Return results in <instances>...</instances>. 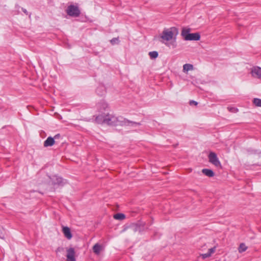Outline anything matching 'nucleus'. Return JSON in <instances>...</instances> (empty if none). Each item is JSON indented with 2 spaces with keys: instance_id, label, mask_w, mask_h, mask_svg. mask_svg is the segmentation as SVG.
Returning a JSON list of instances; mask_svg holds the SVG:
<instances>
[{
  "instance_id": "nucleus-24",
  "label": "nucleus",
  "mask_w": 261,
  "mask_h": 261,
  "mask_svg": "<svg viewBox=\"0 0 261 261\" xmlns=\"http://www.w3.org/2000/svg\"><path fill=\"white\" fill-rule=\"evenodd\" d=\"M193 105H195V106H196V105L198 104V103H197L196 101H194V100H191V101H190V105H193Z\"/></svg>"
},
{
  "instance_id": "nucleus-4",
  "label": "nucleus",
  "mask_w": 261,
  "mask_h": 261,
  "mask_svg": "<svg viewBox=\"0 0 261 261\" xmlns=\"http://www.w3.org/2000/svg\"><path fill=\"white\" fill-rule=\"evenodd\" d=\"M208 158L209 162L215 166L216 167H221V163L219 161L216 153L214 152H210L208 155Z\"/></svg>"
},
{
  "instance_id": "nucleus-17",
  "label": "nucleus",
  "mask_w": 261,
  "mask_h": 261,
  "mask_svg": "<svg viewBox=\"0 0 261 261\" xmlns=\"http://www.w3.org/2000/svg\"><path fill=\"white\" fill-rule=\"evenodd\" d=\"M114 218L116 220H122L125 218V215L121 213H118L114 215Z\"/></svg>"
},
{
  "instance_id": "nucleus-25",
  "label": "nucleus",
  "mask_w": 261,
  "mask_h": 261,
  "mask_svg": "<svg viewBox=\"0 0 261 261\" xmlns=\"http://www.w3.org/2000/svg\"><path fill=\"white\" fill-rule=\"evenodd\" d=\"M64 250V248H62V247H58L57 249V250H56V252H61V251H63Z\"/></svg>"
},
{
  "instance_id": "nucleus-16",
  "label": "nucleus",
  "mask_w": 261,
  "mask_h": 261,
  "mask_svg": "<svg viewBox=\"0 0 261 261\" xmlns=\"http://www.w3.org/2000/svg\"><path fill=\"white\" fill-rule=\"evenodd\" d=\"M247 248V246L244 243H241L238 248V251L240 253H242L245 251Z\"/></svg>"
},
{
  "instance_id": "nucleus-26",
  "label": "nucleus",
  "mask_w": 261,
  "mask_h": 261,
  "mask_svg": "<svg viewBox=\"0 0 261 261\" xmlns=\"http://www.w3.org/2000/svg\"><path fill=\"white\" fill-rule=\"evenodd\" d=\"M22 11H23V12L25 14H27V15H28V12L27 10L25 9H24V8H22Z\"/></svg>"
},
{
  "instance_id": "nucleus-22",
  "label": "nucleus",
  "mask_w": 261,
  "mask_h": 261,
  "mask_svg": "<svg viewBox=\"0 0 261 261\" xmlns=\"http://www.w3.org/2000/svg\"><path fill=\"white\" fill-rule=\"evenodd\" d=\"M215 250H216V247H214L213 248L209 249L208 252L209 253H210L211 255H212V253L215 252Z\"/></svg>"
},
{
  "instance_id": "nucleus-1",
  "label": "nucleus",
  "mask_w": 261,
  "mask_h": 261,
  "mask_svg": "<svg viewBox=\"0 0 261 261\" xmlns=\"http://www.w3.org/2000/svg\"><path fill=\"white\" fill-rule=\"evenodd\" d=\"M101 114L97 116L95 121L99 124H106L110 125H128L136 127L140 125V123L130 121L126 120L122 117H116L109 113L102 112V111H107L109 109L108 105L104 101H101L98 106Z\"/></svg>"
},
{
  "instance_id": "nucleus-9",
  "label": "nucleus",
  "mask_w": 261,
  "mask_h": 261,
  "mask_svg": "<svg viewBox=\"0 0 261 261\" xmlns=\"http://www.w3.org/2000/svg\"><path fill=\"white\" fill-rule=\"evenodd\" d=\"M200 38V35L198 33H190L186 36V40H199Z\"/></svg>"
},
{
  "instance_id": "nucleus-15",
  "label": "nucleus",
  "mask_w": 261,
  "mask_h": 261,
  "mask_svg": "<svg viewBox=\"0 0 261 261\" xmlns=\"http://www.w3.org/2000/svg\"><path fill=\"white\" fill-rule=\"evenodd\" d=\"M193 69V66L192 64H186L183 66V71L184 72H188L189 70Z\"/></svg>"
},
{
  "instance_id": "nucleus-19",
  "label": "nucleus",
  "mask_w": 261,
  "mask_h": 261,
  "mask_svg": "<svg viewBox=\"0 0 261 261\" xmlns=\"http://www.w3.org/2000/svg\"><path fill=\"white\" fill-rule=\"evenodd\" d=\"M149 55L151 59H155L158 56V53L155 51H150L149 53Z\"/></svg>"
},
{
  "instance_id": "nucleus-23",
  "label": "nucleus",
  "mask_w": 261,
  "mask_h": 261,
  "mask_svg": "<svg viewBox=\"0 0 261 261\" xmlns=\"http://www.w3.org/2000/svg\"><path fill=\"white\" fill-rule=\"evenodd\" d=\"M228 110L231 112L235 113L237 112L238 110L234 108H228Z\"/></svg>"
},
{
  "instance_id": "nucleus-14",
  "label": "nucleus",
  "mask_w": 261,
  "mask_h": 261,
  "mask_svg": "<svg viewBox=\"0 0 261 261\" xmlns=\"http://www.w3.org/2000/svg\"><path fill=\"white\" fill-rule=\"evenodd\" d=\"M190 31H191V30L189 28H182L181 35L183 37V38L185 39V40H186V36L190 34Z\"/></svg>"
},
{
  "instance_id": "nucleus-8",
  "label": "nucleus",
  "mask_w": 261,
  "mask_h": 261,
  "mask_svg": "<svg viewBox=\"0 0 261 261\" xmlns=\"http://www.w3.org/2000/svg\"><path fill=\"white\" fill-rule=\"evenodd\" d=\"M251 73L253 77L261 79V68L253 67L251 69Z\"/></svg>"
},
{
  "instance_id": "nucleus-5",
  "label": "nucleus",
  "mask_w": 261,
  "mask_h": 261,
  "mask_svg": "<svg viewBox=\"0 0 261 261\" xmlns=\"http://www.w3.org/2000/svg\"><path fill=\"white\" fill-rule=\"evenodd\" d=\"M66 252L67 261H76L75 258V252L73 248L70 247L67 248Z\"/></svg>"
},
{
  "instance_id": "nucleus-6",
  "label": "nucleus",
  "mask_w": 261,
  "mask_h": 261,
  "mask_svg": "<svg viewBox=\"0 0 261 261\" xmlns=\"http://www.w3.org/2000/svg\"><path fill=\"white\" fill-rule=\"evenodd\" d=\"M50 179L51 181L52 185L54 186L57 185L59 186H62L65 184V182L61 177H58L56 175L50 177Z\"/></svg>"
},
{
  "instance_id": "nucleus-20",
  "label": "nucleus",
  "mask_w": 261,
  "mask_h": 261,
  "mask_svg": "<svg viewBox=\"0 0 261 261\" xmlns=\"http://www.w3.org/2000/svg\"><path fill=\"white\" fill-rule=\"evenodd\" d=\"M119 40L118 38H114L111 40V42L112 44H115L118 43Z\"/></svg>"
},
{
  "instance_id": "nucleus-13",
  "label": "nucleus",
  "mask_w": 261,
  "mask_h": 261,
  "mask_svg": "<svg viewBox=\"0 0 261 261\" xmlns=\"http://www.w3.org/2000/svg\"><path fill=\"white\" fill-rule=\"evenodd\" d=\"M202 172L208 177H213L214 175V172L211 169H203L202 170Z\"/></svg>"
},
{
  "instance_id": "nucleus-3",
  "label": "nucleus",
  "mask_w": 261,
  "mask_h": 261,
  "mask_svg": "<svg viewBox=\"0 0 261 261\" xmlns=\"http://www.w3.org/2000/svg\"><path fill=\"white\" fill-rule=\"evenodd\" d=\"M66 13L70 16L77 17L80 14V11L78 7L71 5L68 7Z\"/></svg>"
},
{
  "instance_id": "nucleus-10",
  "label": "nucleus",
  "mask_w": 261,
  "mask_h": 261,
  "mask_svg": "<svg viewBox=\"0 0 261 261\" xmlns=\"http://www.w3.org/2000/svg\"><path fill=\"white\" fill-rule=\"evenodd\" d=\"M63 232L65 236V237L68 240L71 239L72 236L70 231V229L68 227L64 226L63 227Z\"/></svg>"
},
{
  "instance_id": "nucleus-7",
  "label": "nucleus",
  "mask_w": 261,
  "mask_h": 261,
  "mask_svg": "<svg viewBox=\"0 0 261 261\" xmlns=\"http://www.w3.org/2000/svg\"><path fill=\"white\" fill-rule=\"evenodd\" d=\"M145 223H141L140 224H134L130 226L129 227V229L131 230H133L134 232H136L138 231L140 232L147 228H145Z\"/></svg>"
},
{
  "instance_id": "nucleus-21",
  "label": "nucleus",
  "mask_w": 261,
  "mask_h": 261,
  "mask_svg": "<svg viewBox=\"0 0 261 261\" xmlns=\"http://www.w3.org/2000/svg\"><path fill=\"white\" fill-rule=\"evenodd\" d=\"M201 255L202 257V258H203V259L208 257L211 256V255L210 254V253H208V252L206 253L202 254Z\"/></svg>"
},
{
  "instance_id": "nucleus-11",
  "label": "nucleus",
  "mask_w": 261,
  "mask_h": 261,
  "mask_svg": "<svg viewBox=\"0 0 261 261\" xmlns=\"http://www.w3.org/2000/svg\"><path fill=\"white\" fill-rule=\"evenodd\" d=\"M55 143L54 138L51 137H48L47 139L44 142L43 146L45 147L52 146Z\"/></svg>"
},
{
  "instance_id": "nucleus-27",
  "label": "nucleus",
  "mask_w": 261,
  "mask_h": 261,
  "mask_svg": "<svg viewBox=\"0 0 261 261\" xmlns=\"http://www.w3.org/2000/svg\"><path fill=\"white\" fill-rule=\"evenodd\" d=\"M60 134H57V135H56L53 138H54V140L57 139H58L60 137Z\"/></svg>"
},
{
  "instance_id": "nucleus-2",
  "label": "nucleus",
  "mask_w": 261,
  "mask_h": 261,
  "mask_svg": "<svg viewBox=\"0 0 261 261\" xmlns=\"http://www.w3.org/2000/svg\"><path fill=\"white\" fill-rule=\"evenodd\" d=\"M178 34V29L175 27L165 29L160 35V38L164 41H170L175 38Z\"/></svg>"
},
{
  "instance_id": "nucleus-18",
  "label": "nucleus",
  "mask_w": 261,
  "mask_h": 261,
  "mask_svg": "<svg viewBox=\"0 0 261 261\" xmlns=\"http://www.w3.org/2000/svg\"><path fill=\"white\" fill-rule=\"evenodd\" d=\"M253 103L258 107H261V99L255 98L253 99Z\"/></svg>"
},
{
  "instance_id": "nucleus-12",
  "label": "nucleus",
  "mask_w": 261,
  "mask_h": 261,
  "mask_svg": "<svg viewBox=\"0 0 261 261\" xmlns=\"http://www.w3.org/2000/svg\"><path fill=\"white\" fill-rule=\"evenodd\" d=\"M102 250V246L98 243H96L93 247V251L96 255L99 254Z\"/></svg>"
}]
</instances>
